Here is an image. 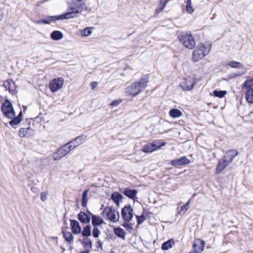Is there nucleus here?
Listing matches in <instances>:
<instances>
[{
    "instance_id": "1a4fd4ad",
    "label": "nucleus",
    "mask_w": 253,
    "mask_h": 253,
    "mask_svg": "<svg viewBox=\"0 0 253 253\" xmlns=\"http://www.w3.org/2000/svg\"><path fill=\"white\" fill-rule=\"evenodd\" d=\"M63 85V79L60 78L52 80L49 83V88L52 92H55L61 88Z\"/></svg>"
},
{
    "instance_id": "c03bdc74",
    "label": "nucleus",
    "mask_w": 253,
    "mask_h": 253,
    "mask_svg": "<svg viewBox=\"0 0 253 253\" xmlns=\"http://www.w3.org/2000/svg\"><path fill=\"white\" fill-rule=\"evenodd\" d=\"M136 217L137 218V223L138 224H141L145 219L143 215H141L140 216L136 215Z\"/></svg>"
},
{
    "instance_id": "7c9ffc66",
    "label": "nucleus",
    "mask_w": 253,
    "mask_h": 253,
    "mask_svg": "<svg viewBox=\"0 0 253 253\" xmlns=\"http://www.w3.org/2000/svg\"><path fill=\"white\" fill-rule=\"evenodd\" d=\"M62 151V148L61 147L58 150L57 152L53 154V158L54 160H58L63 157V154Z\"/></svg>"
},
{
    "instance_id": "c9c22d12",
    "label": "nucleus",
    "mask_w": 253,
    "mask_h": 253,
    "mask_svg": "<svg viewBox=\"0 0 253 253\" xmlns=\"http://www.w3.org/2000/svg\"><path fill=\"white\" fill-rule=\"evenodd\" d=\"M227 94V91L225 90H215L213 92V94L214 96L219 98H222Z\"/></svg>"
},
{
    "instance_id": "79ce46f5",
    "label": "nucleus",
    "mask_w": 253,
    "mask_h": 253,
    "mask_svg": "<svg viewBox=\"0 0 253 253\" xmlns=\"http://www.w3.org/2000/svg\"><path fill=\"white\" fill-rule=\"evenodd\" d=\"M70 146H71V144L69 142L64 144V156L73 150L70 149V147H69Z\"/></svg>"
},
{
    "instance_id": "bf43d9fd",
    "label": "nucleus",
    "mask_w": 253,
    "mask_h": 253,
    "mask_svg": "<svg viewBox=\"0 0 253 253\" xmlns=\"http://www.w3.org/2000/svg\"><path fill=\"white\" fill-rule=\"evenodd\" d=\"M191 201V199H189L187 203H188V207H189V204Z\"/></svg>"
},
{
    "instance_id": "473e14b6",
    "label": "nucleus",
    "mask_w": 253,
    "mask_h": 253,
    "mask_svg": "<svg viewBox=\"0 0 253 253\" xmlns=\"http://www.w3.org/2000/svg\"><path fill=\"white\" fill-rule=\"evenodd\" d=\"M155 151V148L151 143H148L143 147L142 151L145 153H151Z\"/></svg>"
},
{
    "instance_id": "9b49d317",
    "label": "nucleus",
    "mask_w": 253,
    "mask_h": 253,
    "mask_svg": "<svg viewBox=\"0 0 253 253\" xmlns=\"http://www.w3.org/2000/svg\"><path fill=\"white\" fill-rule=\"evenodd\" d=\"M204 247V241L201 240H198L193 243V250L188 253H198L199 252H201L203 251Z\"/></svg>"
},
{
    "instance_id": "49530a36",
    "label": "nucleus",
    "mask_w": 253,
    "mask_h": 253,
    "mask_svg": "<svg viewBox=\"0 0 253 253\" xmlns=\"http://www.w3.org/2000/svg\"><path fill=\"white\" fill-rule=\"evenodd\" d=\"M76 140L78 142L79 145L82 144L85 140L84 137L83 136H80L77 137Z\"/></svg>"
},
{
    "instance_id": "864d4df0",
    "label": "nucleus",
    "mask_w": 253,
    "mask_h": 253,
    "mask_svg": "<svg viewBox=\"0 0 253 253\" xmlns=\"http://www.w3.org/2000/svg\"><path fill=\"white\" fill-rule=\"evenodd\" d=\"M43 19H40V20H36L34 22V23L36 24H43Z\"/></svg>"
},
{
    "instance_id": "de8ad7c7",
    "label": "nucleus",
    "mask_w": 253,
    "mask_h": 253,
    "mask_svg": "<svg viewBox=\"0 0 253 253\" xmlns=\"http://www.w3.org/2000/svg\"><path fill=\"white\" fill-rule=\"evenodd\" d=\"M47 194L46 192H43L41 194V199L42 201H44L47 199Z\"/></svg>"
},
{
    "instance_id": "680f3d73",
    "label": "nucleus",
    "mask_w": 253,
    "mask_h": 253,
    "mask_svg": "<svg viewBox=\"0 0 253 253\" xmlns=\"http://www.w3.org/2000/svg\"><path fill=\"white\" fill-rule=\"evenodd\" d=\"M61 229H62V233H63V227H62V228H61Z\"/></svg>"
},
{
    "instance_id": "3c124183",
    "label": "nucleus",
    "mask_w": 253,
    "mask_h": 253,
    "mask_svg": "<svg viewBox=\"0 0 253 253\" xmlns=\"http://www.w3.org/2000/svg\"><path fill=\"white\" fill-rule=\"evenodd\" d=\"M246 73V71L243 72V73H236V74H233V77H238V76H242L243 75H244V74H245Z\"/></svg>"
},
{
    "instance_id": "39448f33",
    "label": "nucleus",
    "mask_w": 253,
    "mask_h": 253,
    "mask_svg": "<svg viewBox=\"0 0 253 253\" xmlns=\"http://www.w3.org/2000/svg\"><path fill=\"white\" fill-rule=\"evenodd\" d=\"M1 110L3 115L8 119H12L15 115L13 105L8 99L2 103Z\"/></svg>"
},
{
    "instance_id": "20e7f679",
    "label": "nucleus",
    "mask_w": 253,
    "mask_h": 253,
    "mask_svg": "<svg viewBox=\"0 0 253 253\" xmlns=\"http://www.w3.org/2000/svg\"><path fill=\"white\" fill-rule=\"evenodd\" d=\"M211 45L206 46L202 43L199 45L193 52V60L194 62L198 61L206 55H208L211 50Z\"/></svg>"
},
{
    "instance_id": "4c0bfd02",
    "label": "nucleus",
    "mask_w": 253,
    "mask_h": 253,
    "mask_svg": "<svg viewBox=\"0 0 253 253\" xmlns=\"http://www.w3.org/2000/svg\"><path fill=\"white\" fill-rule=\"evenodd\" d=\"M169 0H161V3L164 1L165 3L163 6H160L159 5H158V7L156 9V12L157 13H159L160 12H161L165 7L166 5H167V3L169 1Z\"/></svg>"
},
{
    "instance_id": "393cba45",
    "label": "nucleus",
    "mask_w": 253,
    "mask_h": 253,
    "mask_svg": "<svg viewBox=\"0 0 253 253\" xmlns=\"http://www.w3.org/2000/svg\"><path fill=\"white\" fill-rule=\"evenodd\" d=\"M111 199L118 206L119 205V202L123 199V196L118 192H114L111 195Z\"/></svg>"
},
{
    "instance_id": "0eeeda50",
    "label": "nucleus",
    "mask_w": 253,
    "mask_h": 253,
    "mask_svg": "<svg viewBox=\"0 0 253 253\" xmlns=\"http://www.w3.org/2000/svg\"><path fill=\"white\" fill-rule=\"evenodd\" d=\"M180 42L189 49L193 48L196 44L195 40L191 34H182L178 36Z\"/></svg>"
},
{
    "instance_id": "6e6d98bb",
    "label": "nucleus",
    "mask_w": 253,
    "mask_h": 253,
    "mask_svg": "<svg viewBox=\"0 0 253 253\" xmlns=\"http://www.w3.org/2000/svg\"><path fill=\"white\" fill-rule=\"evenodd\" d=\"M165 3V2L163 1V2L161 3V0H160V3H159V5L160 6H163L164 5V4Z\"/></svg>"
},
{
    "instance_id": "603ef678",
    "label": "nucleus",
    "mask_w": 253,
    "mask_h": 253,
    "mask_svg": "<svg viewBox=\"0 0 253 253\" xmlns=\"http://www.w3.org/2000/svg\"><path fill=\"white\" fill-rule=\"evenodd\" d=\"M57 239V237H48V240H55L54 244L55 245L57 244V242L56 241Z\"/></svg>"
},
{
    "instance_id": "a878e982",
    "label": "nucleus",
    "mask_w": 253,
    "mask_h": 253,
    "mask_svg": "<svg viewBox=\"0 0 253 253\" xmlns=\"http://www.w3.org/2000/svg\"><path fill=\"white\" fill-rule=\"evenodd\" d=\"M174 242L173 240L170 239L165 242H164L162 246V249L163 250H168L170 248H171L174 245Z\"/></svg>"
},
{
    "instance_id": "f03ea898",
    "label": "nucleus",
    "mask_w": 253,
    "mask_h": 253,
    "mask_svg": "<svg viewBox=\"0 0 253 253\" xmlns=\"http://www.w3.org/2000/svg\"><path fill=\"white\" fill-rule=\"evenodd\" d=\"M238 154V152L235 149L228 151L222 159L219 161L216 169V173H219L224 169L233 161L234 158Z\"/></svg>"
},
{
    "instance_id": "b1692460",
    "label": "nucleus",
    "mask_w": 253,
    "mask_h": 253,
    "mask_svg": "<svg viewBox=\"0 0 253 253\" xmlns=\"http://www.w3.org/2000/svg\"><path fill=\"white\" fill-rule=\"evenodd\" d=\"M182 115L181 111L177 109H172L169 111V115L173 118H179Z\"/></svg>"
},
{
    "instance_id": "2f4dec72",
    "label": "nucleus",
    "mask_w": 253,
    "mask_h": 253,
    "mask_svg": "<svg viewBox=\"0 0 253 253\" xmlns=\"http://www.w3.org/2000/svg\"><path fill=\"white\" fill-rule=\"evenodd\" d=\"M80 35L83 37H88L90 36L92 31L91 30V28L89 27H86L80 31Z\"/></svg>"
},
{
    "instance_id": "09e8293b",
    "label": "nucleus",
    "mask_w": 253,
    "mask_h": 253,
    "mask_svg": "<svg viewBox=\"0 0 253 253\" xmlns=\"http://www.w3.org/2000/svg\"><path fill=\"white\" fill-rule=\"evenodd\" d=\"M122 102V100L120 99V100H114V101H113L111 103V105L112 106H118L120 103H121Z\"/></svg>"
},
{
    "instance_id": "052dcab7",
    "label": "nucleus",
    "mask_w": 253,
    "mask_h": 253,
    "mask_svg": "<svg viewBox=\"0 0 253 253\" xmlns=\"http://www.w3.org/2000/svg\"><path fill=\"white\" fill-rule=\"evenodd\" d=\"M196 195V193H194L193 195V196L192 197H194V196H195Z\"/></svg>"
},
{
    "instance_id": "dca6fc26",
    "label": "nucleus",
    "mask_w": 253,
    "mask_h": 253,
    "mask_svg": "<svg viewBox=\"0 0 253 253\" xmlns=\"http://www.w3.org/2000/svg\"><path fill=\"white\" fill-rule=\"evenodd\" d=\"M78 218L81 222L84 223H87L89 222L91 219L89 215H88L87 214L83 211H81L78 214Z\"/></svg>"
},
{
    "instance_id": "7ed1b4c3",
    "label": "nucleus",
    "mask_w": 253,
    "mask_h": 253,
    "mask_svg": "<svg viewBox=\"0 0 253 253\" xmlns=\"http://www.w3.org/2000/svg\"><path fill=\"white\" fill-rule=\"evenodd\" d=\"M67 9L69 11L64 13V19H69L76 17L77 13H81L86 9L84 3H79L76 2H73L68 3Z\"/></svg>"
},
{
    "instance_id": "13d9d810",
    "label": "nucleus",
    "mask_w": 253,
    "mask_h": 253,
    "mask_svg": "<svg viewBox=\"0 0 253 253\" xmlns=\"http://www.w3.org/2000/svg\"><path fill=\"white\" fill-rule=\"evenodd\" d=\"M191 201V199H189L187 203H188V207H189V204Z\"/></svg>"
},
{
    "instance_id": "cd10ccee",
    "label": "nucleus",
    "mask_w": 253,
    "mask_h": 253,
    "mask_svg": "<svg viewBox=\"0 0 253 253\" xmlns=\"http://www.w3.org/2000/svg\"><path fill=\"white\" fill-rule=\"evenodd\" d=\"M3 85L6 89H8L9 92L12 94H15L16 93V91L14 89L11 88L12 83L9 81H6L4 83Z\"/></svg>"
},
{
    "instance_id": "e433bc0d",
    "label": "nucleus",
    "mask_w": 253,
    "mask_h": 253,
    "mask_svg": "<svg viewBox=\"0 0 253 253\" xmlns=\"http://www.w3.org/2000/svg\"><path fill=\"white\" fill-rule=\"evenodd\" d=\"M153 148H155V151L158 150V149L160 148L161 146H165L166 145V142H161L159 141H154L152 143Z\"/></svg>"
},
{
    "instance_id": "8fccbe9b",
    "label": "nucleus",
    "mask_w": 253,
    "mask_h": 253,
    "mask_svg": "<svg viewBox=\"0 0 253 253\" xmlns=\"http://www.w3.org/2000/svg\"><path fill=\"white\" fill-rule=\"evenodd\" d=\"M98 85V83L96 82H92L90 84V87L91 89H95L97 86Z\"/></svg>"
},
{
    "instance_id": "aec40b11",
    "label": "nucleus",
    "mask_w": 253,
    "mask_h": 253,
    "mask_svg": "<svg viewBox=\"0 0 253 253\" xmlns=\"http://www.w3.org/2000/svg\"><path fill=\"white\" fill-rule=\"evenodd\" d=\"M22 112L21 111L17 117H14L11 119V120L9 122L10 125L13 126V125H17L19 124L22 121Z\"/></svg>"
},
{
    "instance_id": "f8f14e48",
    "label": "nucleus",
    "mask_w": 253,
    "mask_h": 253,
    "mask_svg": "<svg viewBox=\"0 0 253 253\" xmlns=\"http://www.w3.org/2000/svg\"><path fill=\"white\" fill-rule=\"evenodd\" d=\"M34 134V130L28 127L27 128H21L19 131V135L20 137H30Z\"/></svg>"
},
{
    "instance_id": "f3484780",
    "label": "nucleus",
    "mask_w": 253,
    "mask_h": 253,
    "mask_svg": "<svg viewBox=\"0 0 253 253\" xmlns=\"http://www.w3.org/2000/svg\"><path fill=\"white\" fill-rule=\"evenodd\" d=\"M71 226L72 230L74 233L78 234L81 233V228L79 225V223L76 220H71Z\"/></svg>"
},
{
    "instance_id": "f257e3e1",
    "label": "nucleus",
    "mask_w": 253,
    "mask_h": 253,
    "mask_svg": "<svg viewBox=\"0 0 253 253\" xmlns=\"http://www.w3.org/2000/svg\"><path fill=\"white\" fill-rule=\"evenodd\" d=\"M148 81L146 78H141L131 84L125 90V92L129 95L136 96L143 91L147 85Z\"/></svg>"
},
{
    "instance_id": "ea45409f",
    "label": "nucleus",
    "mask_w": 253,
    "mask_h": 253,
    "mask_svg": "<svg viewBox=\"0 0 253 253\" xmlns=\"http://www.w3.org/2000/svg\"><path fill=\"white\" fill-rule=\"evenodd\" d=\"M189 207H188V203H186L185 205L182 206L181 207V209L178 212L179 214H184L186 211L188 210Z\"/></svg>"
},
{
    "instance_id": "72a5a7b5",
    "label": "nucleus",
    "mask_w": 253,
    "mask_h": 253,
    "mask_svg": "<svg viewBox=\"0 0 253 253\" xmlns=\"http://www.w3.org/2000/svg\"><path fill=\"white\" fill-rule=\"evenodd\" d=\"M90 226L86 225L82 231V235L84 237L87 238V237L91 235Z\"/></svg>"
},
{
    "instance_id": "c756f323",
    "label": "nucleus",
    "mask_w": 253,
    "mask_h": 253,
    "mask_svg": "<svg viewBox=\"0 0 253 253\" xmlns=\"http://www.w3.org/2000/svg\"><path fill=\"white\" fill-rule=\"evenodd\" d=\"M89 192V190L87 189L84 190L83 192V195H82V206L84 207H86L87 203V195Z\"/></svg>"
},
{
    "instance_id": "f704fd0d",
    "label": "nucleus",
    "mask_w": 253,
    "mask_h": 253,
    "mask_svg": "<svg viewBox=\"0 0 253 253\" xmlns=\"http://www.w3.org/2000/svg\"><path fill=\"white\" fill-rule=\"evenodd\" d=\"M64 238L70 244L72 243L73 242V236L71 232H64Z\"/></svg>"
},
{
    "instance_id": "ddd939ff",
    "label": "nucleus",
    "mask_w": 253,
    "mask_h": 253,
    "mask_svg": "<svg viewBox=\"0 0 253 253\" xmlns=\"http://www.w3.org/2000/svg\"><path fill=\"white\" fill-rule=\"evenodd\" d=\"M63 19V14L58 16H47L46 19H43V24H50L57 20Z\"/></svg>"
},
{
    "instance_id": "6e6552de",
    "label": "nucleus",
    "mask_w": 253,
    "mask_h": 253,
    "mask_svg": "<svg viewBox=\"0 0 253 253\" xmlns=\"http://www.w3.org/2000/svg\"><path fill=\"white\" fill-rule=\"evenodd\" d=\"M121 214L123 219L126 222H129L133 216V209L130 206H125L122 209Z\"/></svg>"
},
{
    "instance_id": "412c9836",
    "label": "nucleus",
    "mask_w": 253,
    "mask_h": 253,
    "mask_svg": "<svg viewBox=\"0 0 253 253\" xmlns=\"http://www.w3.org/2000/svg\"><path fill=\"white\" fill-rule=\"evenodd\" d=\"M89 213L92 215V223L93 226H99L103 223V219L101 217L92 215L90 212Z\"/></svg>"
},
{
    "instance_id": "4be33fe9",
    "label": "nucleus",
    "mask_w": 253,
    "mask_h": 253,
    "mask_svg": "<svg viewBox=\"0 0 253 253\" xmlns=\"http://www.w3.org/2000/svg\"><path fill=\"white\" fill-rule=\"evenodd\" d=\"M63 37L62 33L59 31H54L50 34V38L54 41H58Z\"/></svg>"
},
{
    "instance_id": "4d7b16f0",
    "label": "nucleus",
    "mask_w": 253,
    "mask_h": 253,
    "mask_svg": "<svg viewBox=\"0 0 253 253\" xmlns=\"http://www.w3.org/2000/svg\"><path fill=\"white\" fill-rule=\"evenodd\" d=\"M80 253H89V252H88L87 251H84L80 252Z\"/></svg>"
},
{
    "instance_id": "6ab92c4d",
    "label": "nucleus",
    "mask_w": 253,
    "mask_h": 253,
    "mask_svg": "<svg viewBox=\"0 0 253 253\" xmlns=\"http://www.w3.org/2000/svg\"><path fill=\"white\" fill-rule=\"evenodd\" d=\"M82 244L85 249V251L89 252L92 246V242L88 238H83Z\"/></svg>"
},
{
    "instance_id": "5701e85b",
    "label": "nucleus",
    "mask_w": 253,
    "mask_h": 253,
    "mask_svg": "<svg viewBox=\"0 0 253 253\" xmlns=\"http://www.w3.org/2000/svg\"><path fill=\"white\" fill-rule=\"evenodd\" d=\"M245 98L246 100L251 104H253V89H246Z\"/></svg>"
},
{
    "instance_id": "c85d7f7f",
    "label": "nucleus",
    "mask_w": 253,
    "mask_h": 253,
    "mask_svg": "<svg viewBox=\"0 0 253 253\" xmlns=\"http://www.w3.org/2000/svg\"><path fill=\"white\" fill-rule=\"evenodd\" d=\"M228 65L233 68H237V69H241V68H244V65L242 64L240 62L235 61H230L228 63Z\"/></svg>"
},
{
    "instance_id": "2eb2a0df",
    "label": "nucleus",
    "mask_w": 253,
    "mask_h": 253,
    "mask_svg": "<svg viewBox=\"0 0 253 253\" xmlns=\"http://www.w3.org/2000/svg\"><path fill=\"white\" fill-rule=\"evenodd\" d=\"M138 192L135 189L131 190L130 189H125L124 190L123 193L131 199H134L136 198V196Z\"/></svg>"
},
{
    "instance_id": "a19ab883",
    "label": "nucleus",
    "mask_w": 253,
    "mask_h": 253,
    "mask_svg": "<svg viewBox=\"0 0 253 253\" xmlns=\"http://www.w3.org/2000/svg\"><path fill=\"white\" fill-rule=\"evenodd\" d=\"M69 143L71 144V146H70L69 147L71 149H74V148H75L76 147L79 145L78 142L77 141V140H76L75 139L70 141Z\"/></svg>"
},
{
    "instance_id": "37998d69",
    "label": "nucleus",
    "mask_w": 253,
    "mask_h": 253,
    "mask_svg": "<svg viewBox=\"0 0 253 253\" xmlns=\"http://www.w3.org/2000/svg\"><path fill=\"white\" fill-rule=\"evenodd\" d=\"M128 222H124L123 226L128 231H131L132 229V225L131 223H128Z\"/></svg>"
},
{
    "instance_id": "bb28decb",
    "label": "nucleus",
    "mask_w": 253,
    "mask_h": 253,
    "mask_svg": "<svg viewBox=\"0 0 253 253\" xmlns=\"http://www.w3.org/2000/svg\"><path fill=\"white\" fill-rule=\"evenodd\" d=\"M114 233L115 234L123 239H125L126 233L125 230L121 228L118 227L114 229Z\"/></svg>"
},
{
    "instance_id": "a18cd8bd",
    "label": "nucleus",
    "mask_w": 253,
    "mask_h": 253,
    "mask_svg": "<svg viewBox=\"0 0 253 253\" xmlns=\"http://www.w3.org/2000/svg\"><path fill=\"white\" fill-rule=\"evenodd\" d=\"M99 233L100 231H99L97 227H94L92 231L93 237L95 238L98 237Z\"/></svg>"
},
{
    "instance_id": "5fc2aeb1",
    "label": "nucleus",
    "mask_w": 253,
    "mask_h": 253,
    "mask_svg": "<svg viewBox=\"0 0 253 253\" xmlns=\"http://www.w3.org/2000/svg\"><path fill=\"white\" fill-rule=\"evenodd\" d=\"M3 17V13L0 12V21L2 20Z\"/></svg>"
},
{
    "instance_id": "9d476101",
    "label": "nucleus",
    "mask_w": 253,
    "mask_h": 253,
    "mask_svg": "<svg viewBox=\"0 0 253 253\" xmlns=\"http://www.w3.org/2000/svg\"><path fill=\"white\" fill-rule=\"evenodd\" d=\"M194 83L193 79L187 78L180 83V86L184 90H190L193 87Z\"/></svg>"
},
{
    "instance_id": "4468645a",
    "label": "nucleus",
    "mask_w": 253,
    "mask_h": 253,
    "mask_svg": "<svg viewBox=\"0 0 253 253\" xmlns=\"http://www.w3.org/2000/svg\"><path fill=\"white\" fill-rule=\"evenodd\" d=\"M189 162V160L186 157H182L179 159L171 161L170 164L173 166L176 167L187 164Z\"/></svg>"
},
{
    "instance_id": "a211bd4d",
    "label": "nucleus",
    "mask_w": 253,
    "mask_h": 253,
    "mask_svg": "<svg viewBox=\"0 0 253 253\" xmlns=\"http://www.w3.org/2000/svg\"><path fill=\"white\" fill-rule=\"evenodd\" d=\"M242 88L244 89H253V78L247 77L242 85Z\"/></svg>"
},
{
    "instance_id": "58836bf2",
    "label": "nucleus",
    "mask_w": 253,
    "mask_h": 253,
    "mask_svg": "<svg viewBox=\"0 0 253 253\" xmlns=\"http://www.w3.org/2000/svg\"><path fill=\"white\" fill-rule=\"evenodd\" d=\"M186 9L189 13H192L194 11V9L192 7L191 0H187L186 1Z\"/></svg>"
},
{
    "instance_id": "423d86ee",
    "label": "nucleus",
    "mask_w": 253,
    "mask_h": 253,
    "mask_svg": "<svg viewBox=\"0 0 253 253\" xmlns=\"http://www.w3.org/2000/svg\"><path fill=\"white\" fill-rule=\"evenodd\" d=\"M102 214L104 217L112 222L118 221L120 218L118 211L111 207H106L102 211Z\"/></svg>"
}]
</instances>
